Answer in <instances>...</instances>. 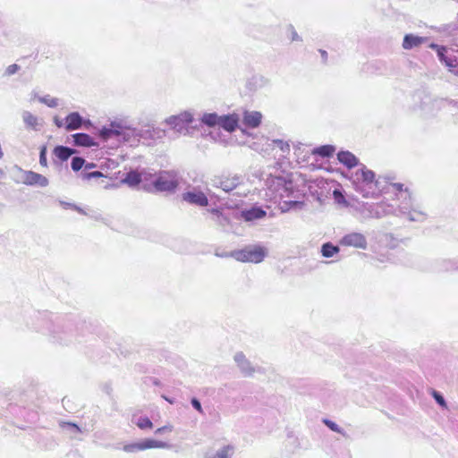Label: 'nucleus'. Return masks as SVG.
Instances as JSON below:
<instances>
[{"mask_svg":"<svg viewBox=\"0 0 458 458\" xmlns=\"http://www.w3.org/2000/svg\"><path fill=\"white\" fill-rule=\"evenodd\" d=\"M351 181L354 190L364 198L374 197L383 190L381 178L376 179L375 173L362 164L360 169L352 174Z\"/></svg>","mask_w":458,"mask_h":458,"instance_id":"f257e3e1","label":"nucleus"},{"mask_svg":"<svg viewBox=\"0 0 458 458\" xmlns=\"http://www.w3.org/2000/svg\"><path fill=\"white\" fill-rule=\"evenodd\" d=\"M71 208L75 209L76 211H78L81 214H83V215L86 214L85 211L82 208H81L80 207L76 206L75 204L74 205H71Z\"/></svg>","mask_w":458,"mask_h":458,"instance_id":"864d4df0","label":"nucleus"},{"mask_svg":"<svg viewBox=\"0 0 458 458\" xmlns=\"http://www.w3.org/2000/svg\"><path fill=\"white\" fill-rule=\"evenodd\" d=\"M340 250L339 247L334 245L331 242H326L321 246V253L325 258H332L334 255L338 253Z\"/></svg>","mask_w":458,"mask_h":458,"instance_id":"c85d7f7f","label":"nucleus"},{"mask_svg":"<svg viewBox=\"0 0 458 458\" xmlns=\"http://www.w3.org/2000/svg\"><path fill=\"white\" fill-rule=\"evenodd\" d=\"M3 174V172H2V170L0 169V174Z\"/></svg>","mask_w":458,"mask_h":458,"instance_id":"13d9d810","label":"nucleus"},{"mask_svg":"<svg viewBox=\"0 0 458 458\" xmlns=\"http://www.w3.org/2000/svg\"><path fill=\"white\" fill-rule=\"evenodd\" d=\"M21 117L27 129H31L33 131L40 130L42 124L38 116L34 115L30 111H23Z\"/></svg>","mask_w":458,"mask_h":458,"instance_id":"6ab92c4d","label":"nucleus"},{"mask_svg":"<svg viewBox=\"0 0 458 458\" xmlns=\"http://www.w3.org/2000/svg\"><path fill=\"white\" fill-rule=\"evenodd\" d=\"M133 423H135L140 429H148L153 426L151 420L146 416H140L136 420H133Z\"/></svg>","mask_w":458,"mask_h":458,"instance_id":"473e14b6","label":"nucleus"},{"mask_svg":"<svg viewBox=\"0 0 458 458\" xmlns=\"http://www.w3.org/2000/svg\"><path fill=\"white\" fill-rule=\"evenodd\" d=\"M75 152V149L65 146H56L53 150L54 155L61 161H66Z\"/></svg>","mask_w":458,"mask_h":458,"instance_id":"bb28decb","label":"nucleus"},{"mask_svg":"<svg viewBox=\"0 0 458 458\" xmlns=\"http://www.w3.org/2000/svg\"><path fill=\"white\" fill-rule=\"evenodd\" d=\"M432 396L442 408H446V402L439 392L432 390Z\"/></svg>","mask_w":458,"mask_h":458,"instance_id":"58836bf2","label":"nucleus"},{"mask_svg":"<svg viewBox=\"0 0 458 458\" xmlns=\"http://www.w3.org/2000/svg\"><path fill=\"white\" fill-rule=\"evenodd\" d=\"M140 141L143 140L149 144L151 140L162 139L165 136V131L157 127H145L139 129Z\"/></svg>","mask_w":458,"mask_h":458,"instance_id":"ddd939ff","label":"nucleus"},{"mask_svg":"<svg viewBox=\"0 0 458 458\" xmlns=\"http://www.w3.org/2000/svg\"><path fill=\"white\" fill-rule=\"evenodd\" d=\"M61 426L63 428L67 427V428L74 430L75 432H81V431L80 427L78 425H76L75 423H72V422H62Z\"/></svg>","mask_w":458,"mask_h":458,"instance_id":"a18cd8bd","label":"nucleus"},{"mask_svg":"<svg viewBox=\"0 0 458 458\" xmlns=\"http://www.w3.org/2000/svg\"><path fill=\"white\" fill-rule=\"evenodd\" d=\"M64 120V128L68 131L81 129L83 123V118L78 112L69 114Z\"/></svg>","mask_w":458,"mask_h":458,"instance_id":"dca6fc26","label":"nucleus"},{"mask_svg":"<svg viewBox=\"0 0 458 458\" xmlns=\"http://www.w3.org/2000/svg\"><path fill=\"white\" fill-rule=\"evenodd\" d=\"M262 119V114L257 111L245 112L243 115V123L250 128H257Z\"/></svg>","mask_w":458,"mask_h":458,"instance_id":"4be33fe9","label":"nucleus"},{"mask_svg":"<svg viewBox=\"0 0 458 458\" xmlns=\"http://www.w3.org/2000/svg\"><path fill=\"white\" fill-rule=\"evenodd\" d=\"M54 123L58 127V128H61V127H64L65 125V123L64 122L63 119H60L59 117L55 116L54 118Z\"/></svg>","mask_w":458,"mask_h":458,"instance_id":"603ef678","label":"nucleus"},{"mask_svg":"<svg viewBox=\"0 0 458 458\" xmlns=\"http://www.w3.org/2000/svg\"><path fill=\"white\" fill-rule=\"evenodd\" d=\"M193 116L190 112H183L178 115H172L165 119V123L178 133L185 134L192 123Z\"/></svg>","mask_w":458,"mask_h":458,"instance_id":"423d86ee","label":"nucleus"},{"mask_svg":"<svg viewBox=\"0 0 458 458\" xmlns=\"http://www.w3.org/2000/svg\"><path fill=\"white\" fill-rule=\"evenodd\" d=\"M45 329L55 341L64 344L72 343L77 336L75 326L72 321H47Z\"/></svg>","mask_w":458,"mask_h":458,"instance_id":"7ed1b4c3","label":"nucleus"},{"mask_svg":"<svg viewBox=\"0 0 458 458\" xmlns=\"http://www.w3.org/2000/svg\"><path fill=\"white\" fill-rule=\"evenodd\" d=\"M427 38L416 36L413 34H406L403 38V47L406 50L417 47L426 42Z\"/></svg>","mask_w":458,"mask_h":458,"instance_id":"aec40b11","label":"nucleus"},{"mask_svg":"<svg viewBox=\"0 0 458 458\" xmlns=\"http://www.w3.org/2000/svg\"><path fill=\"white\" fill-rule=\"evenodd\" d=\"M395 206L396 216H406L409 221L422 223L427 220L428 214L418 205H414L411 193L409 198H397L393 203Z\"/></svg>","mask_w":458,"mask_h":458,"instance_id":"20e7f679","label":"nucleus"},{"mask_svg":"<svg viewBox=\"0 0 458 458\" xmlns=\"http://www.w3.org/2000/svg\"><path fill=\"white\" fill-rule=\"evenodd\" d=\"M182 199L191 205L206 207L208 199L206 194L199 187H189L182 195Z\"/></svg>","mask_w":458,"mask_h":458,"instance_id":"9d476101","label":"nucleus"},{"mask_svg":"<svg viewBox=\"0 0 458 458\" xmlns=\"http://www.w3.org/2000/svg\"><path fill=\"white\" fill-rule=\"evenodd\" d=\"M445 65L447 66L449 68V71L455 73V74H458V70H455L458 66V62H457V58L455 55H449L445 61L444 62Z\"/></svg>","mask_w":458,"mask_h":458,"instance_id":"2f4dec72","label":"nucleus"},{"mask_svg":"<svg viewBox=\"0 0 458 458\" xmlns=\"http://www.w3.org/2000/svg\"><path fill=\"white\" fill-rule=\"evenodd\" d=\"M334 198L337 203H345V198L339 190H335L333 192Z\"/></svg>","mask_w":458,"mask_h":458,"instance_id":"37998d69","label":"nucleus"},{"mask_svg":"<svg viewBox=\"0 0 458 458\" xmlns=\"http://www.w3.org/2000/svg\"><path fill=\"white\" fill-rule=\"evenodd\" d=\"M208 211L213 215V220L217 225L225 227L229 223L228 218L218 208H212Z\"/></svg>","mask_w":458,"mask_h":458,"instance_id":"c756f323","label":"nucleus"},{"mask_svg":"<svg viewBox=\"0 0 458 458\" xmlns=\"http://www.w3.org/2000/svg\"><path fill=\"white\" fill-rule=\"evenodd\" d=\"M180 182V176L176 171H162L154 180L153 186L157 191H174Z\"/></svg>","mask_w":458,"mask_h":458,"instance_id":"39448f33","label":"nucleus"},{"mask_svg":"<svg viewBox=\"0 0 458 458\" xmlns=\"http://www.w3.org/2000/svg\"><path fill=\"white\" fill-rule=\"evenodd\" d=\"M273 142L283 151V153L290 152V145L288 142H285L282 140H274Z\"/></svg>","mask_w":458,"mask_h":458,"instance_id":"ea45409f","label":"nucleus"},{"mask_svg":"<svg viewBox=\"0 0 458 458\" xmlns=\"http://www.w3.org/2000/svg\"><path fill=\"white\" fill-rule=\"evenodd\" d=\"M95 166H96V165L94 163H87L85 165V169L83 171H87L88 169H91Z\"/></svg>","mask_w":458,"mask_h":458,"instance_id":"5fc2aeb1","label":"nucleus"},{"mask_svg":"<svg viewBox=\"0 0 458 458\" xmlns=\"http://www.w3.org/2000/svg\"><path fill=\"white\" fill-rule=\"evenodd\" d=\"M320 54H321V56H322V59L326 62L327 59V51L325 50H319Z\"/></svg>","mask_w":458,"mask_h":458,"instance_id":"6e6d98bb","label":"nucleus"},{"mask_svg":"<svg viewBox=\"0 0 458 458\" xmlns=\"http://www.w3.org/2000/svg\"><path fill=\"white\" fill-rule=\"evenodd\" d=\"M144 172H139L138 170H131L128 172L123 180L124 183L129 185L130 187L138 186L140 182Z\"/></svg>","mask_w":458,"mask_h":458,"instance_id":"393cba45","label":"nucleus"},{"mask_svg":"<svg viewBox=\"0 0 458 458\" xmlns=\"http://www.w3.org/2000/svg\"><path fill=\"white\" fill-rule=\"evenodd\" d=\"M290 30H291V39L293 41L300 40V37H299L298 33L296 32V30H294V28L291 26Z\"/></svg>","mask_w":458,"mask_h":458,"instance_id":"09e8293b","label":"nucleus"},{"mask_svg":"<svg viewBox=\"0 0 458 458\" xmlns=\"http://www.w3.org/2000/svg\"><path fill=\"white\" fill-rule=\"evenodd\" d=\"M100 137L106 140L115 139L131 147L140 143L139 129L126 127L119 123H111L107 127H103L100 131Z\"/></svg>","mask_w":458,"mask_h":458,"instance_id":"f03ea898","label":"nucleus"},{"mask_svg":"<svg viewBox=\"0 0 458 458\" xmlns=\"http://www.w3.org/2000/svg\"><path fill=\"white\" fill-rule=\"evenodd\" d=\"M392 187L395 191V195L397 198H409V191L407 189H403V184L402 183H391Z\"/></svg>","mask_w":458,"mask_h":458,"instance_id":"72a5a7b5","label":"nucleus"},{"mask_svg":"<svg viewBox=\"0 0 458 458\" xmlns=\"http://www.w3.org/2000/svg\"><path fill=\"white\" fill-rule=\"evenodd\" d=\"M366 211L371 218H381L385 216L396 213V208L394 204L382 200L378 203L368 205Z\"/></svg>","mask_w":458,"mask_h":458,"instance_id":"6e6552de","label":"nucleus"},{"mask_svg":"<svg viewBox=\"0 0 458 458\" xmlns=\"http://www.w3.org/2000/svg\"><path fill=\"white\" fill-rule=\"evenodd\" d=\"M437 54V57H438L439 61L443 64L445 61L446 57L449 55H447L446 47H444V51L439 50Z\"/></svg>","mask_w":458,"mask_h":458,"instance_id":"49530a36","label":"nucleus"},{"mask_svg":"<svg viewBox=\"0 0 458 458\" xmlns=\"http://www.w3.org/2000/svg\"><path fill=\"white\" fill-rule=\"evenodd\" d=\"M428 47H429V48L435 50L437 53L439 50L444 51V47L445 46H440V45H437L436 43H431V44H429Z\"/></svg>","mask_w":458,"mask_h":458,"instance_id":"3c124183","label":"nucleus"},{"mask_svg":"<svg viewBox=\"0 0 458 458\" xmlns=\"http://www.w3.org/2000/svg\"><path fill=\"white\" fill-rule=\"evenodd\" d=\"M458 270V259H445L438 263L439 272H451Z\"/></svg>","mask_w":458,"mask_h":458,"instance_id":"a878e982","label":"nucleus"},{"mask_svg":"<svg viewBox=\"0 0 458 458\" xmlns=\"http://www.w3.org/2000/svg\"><path fill=\"white\" fill-rule=\"evenodd\" d=\"M339 243L342 246L353 247L356 249L366 250L368 242L364 234L357 232H352L341 238Z\"/></svg>","mask_w":458,"mask_h":458,"instance_id":"9b49d317","label":"nucleus"},{"mask_svg":"<svg viewBox=\"0 0 458 458\" xmlns=\"http://www.w3.org/2000/svg\"><path fill=\"white\" fill-rule=\"evenodd\" d=\"M85 165V159L81 157H74L71 162V167L73 171H80Z\"/></svg>","mask_w":458,"mask_h":458,"instance_id":"f704fd0d","label":"nucleus"},{"mask_svg":"<svg viewBox=\"0 0 458 458\" xmlns=\"http://www.w3.org/2000/svg\"><path fill=\"white\" fill-rule=\"evenodd\" d=\"M81 176L84 180H90L93 178L102 177L103 174L99 171H94V172L82 171L81 174Z\"/></svg>","mask_w":458,"mask_h":458,"instance_id":"4c0bfd02","label":"nucleus"},{"mask_svg":"<svg viewBox=\"0 0 458 458\" xmlns=\"http://www.w3.org/2000/svg\"><path fill=\"white\" fill-rule=\"evenodd\" d=\"M38 100L49 107H55L58 105V99L50 98L48 95L39 98Z\"/></svg>","mask_w":458,"mask_h":458,"instance_id":"c9c22d12","label":"nucleus"},{"mask_svg":"<svg viewBox=\"0 0 458 458\" xmlns=\"http://www.w3.org/2000/svg\"><path fill=\"white\" fill-rule=\"evenodd\" d=\"M241 177L238 175L222 177L219 180V185L225 192H230L241 183Z\"/></svg>","mask_w":458,"mask_h":458,"instance_id":"a211bd4d","label":"nucleus"},{"mask_svg":"<svg viewBox=\"0 0 458 458\" xmlns=\"http://www.w3.org/2000/svg\"><path fill=\"white\" fill-rule=\"evenodd\" d=\"M323 422L332 431L336 432V433H340V434H343V435L344 434L343 428H341L335 422H334V421H332L330 420H327V419H325L323 420Z\"/></svg>","mask_w":458,"mask_h":458,"instance_id":"e433bc0d","label":"nucleus"},{"mask_svg":"<svg viewBox=\"0 0 458 458\" xmlns=\"http://www.w3.org/2000/svg\"><path fill=\"white\" fill-rule=\"evenodd\" d=\"M73 143L78 147H91L95 146L96 143L91 136L87 133L79 132L72 135Z\"/></svg>","mask_w":458,"mask_h":458,"instance_id":"b1692460","label":"nucleus"},{"mask_svg":"<svg viewBox=\"0 0 458 458\" xmlns=\"http://www.w3.org/2000/svg\"><path fill=\"white\" fill-rule=\"evenodd\" d=\"M191 403L192 407L195 410H197L199 413H203V409H202L201 403L197 398H195V397L191 398Z\"/></svg>","mask_w":458,"mask_h":458,"instance_id":"c03bdc74","label":"nucleus"},{"mask_svg":"<svg viewBox=\"0 0 458 458\" xmlns=\"http://www.w3.org/2000/svg\"><path fill=\"white\" fill-rule=\"evenodd\" d=\"M233 360L239 369L245 377H251L256 371L250 361L245 357L243 352H239L234 354Z\"/></svg>","mask_w":458,"mask_h":458,"instance_id":"4468645a","label":"nucleus"},{"mask_svg":"<svg viewBox=\"0 0 458 458\" xmlns=\"http://www.w3.org/2000/svg\"><path fill=\"white\" fill-rule=\"evenodd\" d=\"M234 258L242 262H261L265 257V253L261 248L245 249L235 252Z\"/></svg>","mask_w":458,"mask_h":458,"instance_id":"f8f14e48","label":"nucleus"},{"mask_svg":"<svg viewBox=\"0 0 458 458\" xmlns=\"http://www.w3.org/2000/svg\"><path fill=\"white\" fill-rule=\"evenodd\" d=\"M266 216V211L259 207H252L242 211V216L245 221H253Z\"/></svg>","mask_w":458,"mask_h":458,"instance_id":"5701e85b","label":"nucleus"},{"mask_svg":"<svg viewBox=\"0 0 458 458\" xmlns=\"http://www.w3.org/2000/svg\"><path fill=\"white\" fill-rule=\"evenodd\" d=\"M298 201H290V202H284V205L281 206V209L283 212L287 211L291 207L298 205Z\"/></svg>","mask_w":458,"mask_h":458,"instance_id":"de8ad7c7","label":"nucleus"},{"mask_svg":"<svg viewBox=\"0 0 458 458\" xmlns=\"http://www.w3.org/2000/svg\"><path fill=\"white\" fill-rule=\"evenodd\" d=\"M238 125V117L235 114L221 115L219 119V127L227 131H233Z\"/></svg>","mask_w":458,"mask_h":458,"instance_id":"412c9836","label":"nucleus"},{"mask_svg":"<svg viewBox=\"0 0 458 458\" xmlns=\"http://www.w3.org/2000/svg\"><path fill=\"white\" fill-rule=\"evenodd\" d=\"M235 453V447L233 445H225L216 451H208L204 454V458H232Z\"/></svg>","mask_w":458,"mask_h":458,"instance_id":"2eb2a0df","label":"nucleus"},{"mask_svg":"<svg viewBox=\"0 0 458 458\" xmlns=\"http://www.w3.org/2000/svg\"><path fill=\"white\" fill-rule=\"evenodd\" d=\"M60 203H61V205H63V206H64V207H65V208H66V207L71 208V205H72V203H67V202H64V201H61Z\"/></svg>","mask_w":458,"mask_h":458,"instance_id":"4d7b16f0","label":"nucleus"},{"mask_svg":"<svg viewBox=\"0 0 458 458\" xmlns=\"http://www.w3.org/2000/svg\"><path fill=\"white\" fill-rule=\"evenodd\" d=\"M220 115L216 113L204 114L201 117V122L209 126L213 127L219 124Z\"/></svg>","mask_w":458,"mask_h":458,"instance_id":"7c9ffc66","label":"nucleus"},{"mask_svg":"<svg viewBox=\"0 0 458 458\" xmlns=\"http://www.w3.org/2000/svg\"><path fill=\"white\" fill-rule=\"evenodd\" d=\"M338 161L349 169L359 165V159L348 150H341L337 153Z\"/></svg>","mask_w":458,"mask_h":458,"instance_id":"f3484780","label":"nucleus"},{"mask_svg":"<svg viewBox=\"0 0 458 458\" xmlns=\"http://www.w3.org/2000/svg\"><path fill=\"white\" fill-rule=\"evenodd\" d=\"M39 164L44 166V167H47V147L46 146H42L40 148V152H39Z\"/></svg>","mask_w":458,"mask_h":458,"instance_id":"a19ab883","label":"nucleus"},{"mask_svg":"<svg viewBox=\"0 0 458 458\" xmlns=\"http://www.w3.org/2000/svg\"><path fill=\"white\" fill-rule=\"evenodd\" d=\"M170 445L166 442L154 440V439H144L140 442L131 443L124 445L123 450L126 453H137L151 448H169Z\"/></svg>","mask_w":458,"mask_h":458,"instance_id":"0eeeda50","label":"nucleus"},{"mask_svg":"<svg viewBox=\"0 0 458 458\" xmlns=\"http://www.w3.org/2000/svg\"><path fill=\"white\" fill-rule=\"evenodd\" d=\"M21 174V182L28 186L47 187L49 184L48 179L34 171H27L19 168Z\"/></svg>","mask_w":458,"mask_h":458,"instance_id":"1a4fd4ad","label":"nucleus"},{"mask_svg":"<svg viewBox=\"0 0 458 458\" xmlns=\"http://www.w3.org/2000/svg\"><path fill=\"white\" fill-rule=\"evenodd\" d=\"M21 69V67L16 64H11L9 66H7V68L5 69L4 71V76H11V75H13L15 74L19 70Z\"/></svg>","mask_w":458,"mask_h":458,"instance_id":"79ce46f5","label":"nucleus"},{"mask_svg":"<svg viewBox=\"0 0 458 458\" xmlns=\"http://www.w3.org/2000/svg\"><path fill=\"white\" fill-rule=\"evenodd\" d=\"M173 430V427L172 426H164V427H161L159 428H157L156 430V434H161L163 432H165V431H172Z\"/></svg>","mask_w":458,"mask_h":458,"instance_id":"8fccbe9b","label":"nucleus"},{"mask_svg":"<svg viewBox=\"0 0 458 458\" xmlns=\"http://www.w3.org/2000/svg\"><path fill=\"white\" fill-rule=\"evenodd\" d=\"M335 151V148L333 145H323L315 148L312 151L314 155H318L321 157H330Z\"/></svg>","mask_w":458,"mask_h":458,"instance_id":"cd10ccee","label":"nucleus"}]
</instances>
